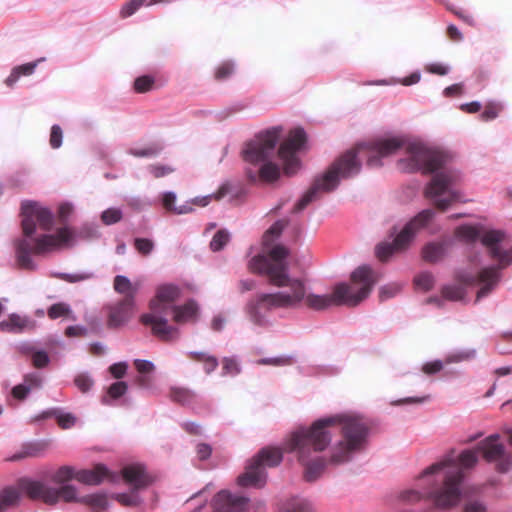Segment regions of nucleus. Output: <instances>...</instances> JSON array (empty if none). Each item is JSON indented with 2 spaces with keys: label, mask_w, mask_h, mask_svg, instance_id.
<instances>
[{
  "label": "nucleus",
  "mask_w": 512,
  "mask_h": 512,
  "mask_svg": "<svg viewBox=\"0 0 512 512\" xmlns=\"http://www.w3.org/2000/svg\"><path fill=\"white\" fill-rule=\"evenodd\" d=\"M340 429L342 439L335 445L330 456L332 464L348 462L351 454L364 448L369 427L360 418L335 415L314 421L310 427H299L284 440L283 448L264 447L246 466L245 472L238 476L237 483L242 487L262 488L266 484V468L278 466L283 453L295 454L298 462L305 467L304 478L315 481L324 471L325 458L315 456L324 451L332 440V434Z\"/></svg>",
  "instance_id": "f257e3e1"
},
{
  "label": "nucleus",
  "mask_w": 512,
  "mask_h": 512,
  "mask_svg": "<svg viewBox=\"0 0 512 512\" xmlns=\"http://www.w3.org/2000/svg\"><path fill=\"white\" fill-rule=\"evenodd\" d=\"M289 249L283 245H274L268 253L254 256L248 263L251 273L266 276L268 283L286 288L275 293L256 294L246 305V311L252 322L262 325L263 312L273 309L299 307L306 298V284L303 279L292 278L286 261Z\"/></svg>",
  "instance_id": "f03ea898"
},
{
  "label": "nucleus",
  "mask_w": 512,
  "mask_h": 512,
  "mask_svg": "<svg viewBox=\"0 0 512 512\" xmlns=\"http://www.w3.org/2000/svg\"><path fill=\"white\" fill-rule=\"evenodd\" d=\"M406 158L398 161L403 172L433 174L424 194L434 200L435 207L445 211L454 202L462 201L461 193L454 187L461 181L459 171L447 167L449 157L437 150H431L420 143H409L405 146Z\"/></svg>",
  "instance_id": "7ed1b4c3"
},
{
  "label": "nucleus",
  "mask_w": 512,
  "mask_h": 512,
  "mask_svg": "<svg viewBox=\"0 0 512 512\" xmlns=\"http://www.w3.org/2000/svg\"><path fill=\"white\" fill-rule=\"evenodd\" d=\"M404 146L399 138L379 139L369 144H359L355 148L346 151L336 159L328 170L315 178L311 187L295 204L294 213L305 209L310 203L320 198L324 193H329L337 188L341 178H349L360 172L361 161L358 156H367V165L377 167L381 165V158L394 154Z\"/></svg>",
  "instance_id": "20e7f679"
},
{
  "label": "nucleus",
  "mask_w": 512,
  "mask_h": 512,
  "mask_svg": "<svg viewBox=\"0 0 512 512\" xmlns=\"http://www.w3.org/2000/svg\"><path fill=\"white\" fill-rule=\"evenodd\" d=\"M22 230L25 238L15 242L16 259L20 268L34 270L35 264L30 254L42 255L68 245L74 239V232L69 227H62L56 234H44L30 239L36 230V225L44 231H50L53 226L52 212L34 201H24L21 205Z\"/></svg>",
  "instance_id": "39448f33"
},
{
  "label": "nucleus",
  "mask_w": 512,
  "mask_h": 512,
  "mask_svg": "<svg viewBox=\"0 0 512 512\" xmlns=\"http://www.w3.org/2000/svg\"><path fill=\"white\" fill-rule=\"evenodd\" d=\"M20 492L31 500H39L47 505H56L60 501L71 503L81 502L95 509H104L107 506V497L104 494H91L78 497L77 489L73 485L51 487L39 480L22 478L18 481V489L6 487L0 492V512L5 511L18 503Z\"/></svg>",
  "instance_id": "423d86ee"
},
{
  "label": "nucleus",
  "mask_w": 512,
  "mask_h": 512,
  "mask_svg": "<svg viewBox=\"0 0 512 512\" xmlns=\"http://www.w3.org/2000/svg\"><path fill=\"white\" fill-rule=\"evenodd\" d=\"M381 274L368 265L357 267L350 275V283H337L331 294H307L305 305L313 310H325L330 306L356 307L371 293Z\"/></svg>",
  "instance_id": "0eeeda50"
},
{
  "label": "nucleus",
  "mask_w": 512,
  "mask_h": 512,
  "mask_svg": "<svg viewBox=\"0 0 512 512\" xmlns=\"http://www.w3.org/2000/svg\"><path fill=\"white\" fill-rule=\"evenodd\" d=\"M452 465L454 468L446 471L441 487L430 489L424 493L414 489L405 490L400 493L399 500L405 504H413L425 498L432 500L437 508L449 509L456 506L461 498L460 485L464 474L460 468L454 465V461L451 458L432 464L422 472L421 477L433 475Z\"/></svg>",
  "instance_id": "6e6552de"
},
{
  "label": "nucleus",
  "mask_w": 512,
  "mask_h": 512,
  "mask_svg": "<svg viewBox=\"0 0 512 512\" xmlns=\"http://www.w3.org/2000/svg\"><path fill=\"white\" fill-rule=\"evenodd\" d=\"M505 239V233L501 230L486 229L482 227L480 242L487 249L490 257L498 261L497 266L481 269L476 276H463L462 281L467 284H478L479 288L476 300H480L491 293L500 281V270L512 262V247L503 249L501 244Z\"/></svg>",
  "instance_id": "1a4fd4ad"
},
{
  "label": "nucleus",
  "mask_w": 512,
  "mask_h": 512,
  "mask_svg": "<svg viewBox=\"0 0 512 512\" xmlns=\"http://www.w3.org/2000/svg\"><path fill=\"white\" fill-rule=\"evenodd\" d=\"M180 297V289L172 284L160 286L155 297L150 301V312L143 314L140 321L150 326L152 334L161 341L177 339L178 330L169 325L166 316L172 311L174 302Z\"/></svg>",
  "instance_id": "9d476101"
},
{
  "label": "nucleus",
  "mask_w": 512,
  "mask_h": 512,
  "mask_svg": "<svg viewBox=\"0 0 512 512\" xmlns=\"http://www.w3.org/2000/svg\"><path fill=\"white\" fill-rule=\"evenodd\" d=\"M281 133L282 128L278 126L262 131L242 150L244 161L254 165L263 163L258 171V177L263 182L271 183L280 177L279 167L269 159L274 155Z\"/></svg>",
  "instance_id": "9b49d317"
},
{
  "label": "nucleus",
  "mask_w": 512,
  "mask_h": 512,
  "mask_svg": "<svg viewBox=\"0 0 512 512\" xmlns=\"http://www.w3.org/2000/svg\"><path fill=\"white\" fill-rule=\"evenodd\" d=\"M433 217L434 211L432 209H426L418 213L408 224L405 225L392 243H381L377 245V258L380 261L385 262L394 253L405 250L414 238L416 231L429 223Z\"/></svg>",
  "instance_id": "f8f14e48"
},
{
  "label": "nucleus",
  "mask_w": 512,
  "mask_h": 512,
  "mask_svg": "<svg viewBox=\"0 0 512 512\" xmlns=\"http://www.w3.org/2000/svg\"><path fill=\"white\" fill-rule=\"evenodd\" d=\"M306 142V133L302 128H295L290 131L287 139L280 144L278 156L283 162V170L287 176L294 175L300 168V160L296 152Z\"/></svg>",
  "instance_id": "ddd939ff"
},
{
  "label": "nucleus",
  "mask_w": 512,
  "mask_h": 512,
  "mask_svg": "<svg viewBox=\"0 0 512 512\" xmlns=\"http://www.w3.org/2000/svg\"><path fill=\"white\" fill-rule=\"evenodd\" d=\"M477 450L482 453L483 458L487 462H495L496 470L505 473L510 469L512 464L511 455L505 452L503 444L499 443V435L494 434L481 441Z\"/></svg>",
  "instance_id": "4468645a"
},
{
  "label": "nucleus",
  "mask_w": 512,
  "mask_h": 512,
  "mask_svg": "<svg viewBox=\"0 0 512 512\" xmlns=\"http://www.w3.org/2000/svg\"><path fill=\"white\" fill-rule=\"evenodd\" d=\"M213 512H247L248 499L232 495L229 491L218 492L213 499Z\"/></svg>",
  "instance_id": "2eb2a0df"
},
{
  "label": "nucleus",
  "mask_w": 512,
  "mask_h": 512,
  "mask_svg": "<svg viewBox=\"0 0 512 512\" xmlns=\"http://www.w3.org/2000/svg\"><path fill=\"white\" fill-rule=\"evenodd\" d=\"M135 300L123 298L118 303L109 307L108 326L119 327L127 323L134 315Z\"/></svg>",
  "instance_id": "dca6fc26"
},
{
  "label": "nucleus",
  "mask_w": 512,
  "mask_h": 512,
  "mask_svg": "<svg viewBox=\"0 0 512 512\" xmlns=\"http://www.w3.org/2000/svg\"><path fill=\"white\" fill-rule=\"evenodd\" d=\"M121 474L125 483L132 486L133 491L144 489L153 482V478L146 472L145 467L140 464L123 467Z\"/></svg>",
  "instance_id": "f3484780"
},
{
  "label": "nucleus",
  "mask_w": 512,
  "mask_h": 512,
  "mask_svg": "<svg viewBox=\"0 0 512 512\" xmlns=\"http://www.w3.org/2000/svg\"><path fill=\"white\" fill-rule=\"evenodd\" d=\"M35 327V321L27 316H21L16 313L10 314L6 319L0 322V331L12 334L32 331Z\"/></svg>",
  "instance_id": "a211bd4d"
},
{
  "label": "nucleus",
  "mask_w": 512,
  "mask_h": 512,
  "mask_svg": "<svg viewBox=\"0 0 512 512\" xmlns=\"http://www.w3.org/2000/svg\"><path fill=\"white\" fill-rule=\"evenodd\" d=\"M49 447V443L47 441H34L24 443L19 451L14 453L9 460L10 461H19L26 458H38L42 457Z\"/></svg>",
  "instance_id": "6ab92c4d"
},
{
  "label": "nucleus",
  "mask_w": 512,
  "mask_h": 512,
  "mask_svg": "<svg viewBox=\"0 0 512 512\" xmlns=\"http://www.w3.org/2000/svg\"><path fill=\"white\" fill-rule=\"evenodd\" d=\"M107 476L108 470L102 464H98L93 469L90 470L83 469L76 471V480L80 483L87 485H98Z\"/></svg>",
  "instance_id": "aec40b11"
},
{
  "label": "nucleus",
  "mask_w": 512,
  "mask_h": 512,
  "mask_svg": "<svg viewBox=\"0 0 512 512\" xmlns=\"http://www.w3.org/2000/svg\"><path fill=\"white\" fill-rule=\"evenodd\" d=\"M171 312H173V320L176 323H185L195 319L198 306L195 301L190 300L182 306H174Z\"/></svg>",
  "instance_id": "412c9836"
},
{
  "label": "nucleus",
  "mask_w": 512,
  "mask_h": 512,
  "mask_svg": "<svg viewBox=\"0 0 512 512\" xmlns=\"http://www.w3.org/2000/svg\"><path fill=\"white\" fill-rule=\"evenodd\" d=\"M446 255V244L443 242H431L422 249V258L428 263H437Z\"/></svg>",
  "instance_id": "4be33fe9"
},
{
  "label": "nucleus",
  "mask_w": 512,
  "mask_h": 512,
  "mask_svg": "<svg viewBox=\"0 0 512 512\" xmlns=\"http://www.w3.org/2000/svg\"><path fill=\"white\" fill-rule=\"evenodd\" d=\"M463 276H471V275L470 274L459 275L458 279L461 282V284L447 285V286L443 287L442 296L445 299L450 300V301H460V300L464 299V297L466 295V290L463 285L475 286V284H467V283L463 282L462 281ZM476 286H478V284H476ZM479 287H481V286L479 285Z\"/></svg>",
  "instance_id": "5701e85b"
},
{
  "label": "nucleus",
  "mask_w": 512,
  "mask_h": 512,
  "mask_svg": "<svg viewBox=\"0 0 512 512\" xmlns=\"http://www.w3.org/2000/svg\"><path fill=\"white\" fill-rule=\"evenodd\" d=\"M36 62H29L23 65L16 66L12 69L10 75L5 79V84L8 87H13L15 83L19 80L21 76H30L34 73L36 67Z\"/></svg>",
  "instance_id": "b1692460"
},
{
  "label": "nucleus",
  "mask_w": 512,
  "mask_h": 512,
  "mask_svg": "<svg viewBox=\"0 0 512 512\" xmlns=\"http://www.w3.org/2000/svg\"><path fill=\"white\" fill-rule=\"evenodd\" d=\"M187 356L192 361L202 363L207 374L212 373L218 367L217 358L206 352L191 351L187 353Z\"/></svg>",
  "instance_id": "393cba45"
},
{
  "label": "nucleus",
  "mask_w": 512,
  "mask_h": 512,
  "mask_svg": "<svg viewBox=\"0 0 512 512\" xmlns=\"http://www.w3.org/2000/svg\"><path fill=\"white\" fill-rule=\"evenodd\" d=\"M114 290L124 295V298H131L134 300L138 288L131 283V281L123 275H117L113 282Z\"/></svg>",
  "instance_id": "a878e982"
},
{
  "label": "nucleus",
  "mask_w": 512,
  "mask_h": 512,
  "mask_svg": "<svg viewBox=\"0 0 512 512\" xmlns=\"http://www.w3.org/2000/svg\"><path fill=\"white\" fill-rule=\"evenodd\" d=\"M482 225H461L455 229V236L467 243H474L480 239Z\"/></svg>",
  "instance_id": "bb28decb"
},
{
  "label": "nucleus",
  "mask_w": 512,
  "mask_h": 512,
  "mask_svg": "<svg viewBox=\"0 0 512 512\" xmlns=\"http://www.w3.org/2000/svg\"><path fill=\"white\" fill-rule=\"evenodd\" d=\"M169 397L175 403L189 405L195 401L196 393L185 387H172Z\"/></svg>",
  "instance_id": "cd10ccee"
},
{
  "label": "nucleus",
  "mask_w": 512,
  "mask_h": 512,
  "mask_svg": "<svg viewBox=\"0 0 512 512\" xmlns=\"http://www.w3.org/2000/svg\"><path fill=\"white\" fill-rule=\"evenodd\" d=\"M175 201H176V195L173 192L164 193L163 198H162V204H163V207L167 211L175 213V214H187V213H191L194 211L193 207L189 203H186V204L176 207L174 205Z\"/></svg>",
  "instance_id": "c85d7f7f"
},
{
  "label": "nucleus",
  "mask_w": 512,
  "mask_h": 512,
  "mask_svg": "<svg viewBox=\"0 0 512 512\" xmlns=\"http://www.w3.org/2000/svg\"><path fill=\"white\" fill-rule=\"evenodd\" d=\"M76 479V470L71 466H61L51 476V481L59 487L69 485L68 482Z\"/></svg>",
  "instance_id": "c756f323"
},
{
  "label": "nucleus",
  "mask_w": 512,
  "mask_h": 512,
  "mask_svg": "<svg viewBox=\"0 0 512 512\" xmlns=\"http://www.w3.org/2000/svg\"><path fill=\"white\" fill-rule=\"evenodd\" d=\"M128 386L126 382L118 381L111 384L107 390V395L102 398V403L110 405V400H116L127 392Z\"/></svg>",
  "instance_id": "7c9ffc66"
},
{
  "label": "nucleus",
  "mask_w": 512,
  "mask_h": 512,
  "mask_svg": "<svg viewBox=\"0 0 512 512\" xmlns=\"http://www.w3.org/2000/svg\"><path fill=\"white\" fill-rule=\"evenodd\" d=\"M228 192V188L226 185H222L215 193L203 196V197H196L192 200L191 203H189L191 206L196 205L200 207L207 206L212 200L219 201L221 200Z\"/></svg>",
  "instance_id": "2f4dec72"
},
{
  "label": "nucleus",
  "mask_w": 512,
  "mask_h": 512,
  "mask_svg": "<svg viewBox=\"0 0 512 512\" xmlns=\"http://www.w3.org/2000/svg\"><path fill=\"white\" fill-rule=\"evenodd\" d=\"M280 512H316V510L308 501L293 500L291 502L286 503L280 509Z\"/></svg>",
  "instance_id": "473e14b6"
},
{
  "label": "nucleus",
  "mask_w": 512,
  "mask_h": 512,
  "mask_svg": "<svg viewBox=\"0 0 512 512\" xmlns=\"http://www.w3.org/2000/svg\"><path fill=\"white\" fill-rule=\"evenodd\" d=\"M285 227V223L283 221L275 222L263 235L262 243L265 247L270 246L275 239H277L283 229Z\"/></svg>",
  "instance_id": "72a5a7b5"
},
{
  "label": "nucleus",
  "mask_w": 512,
  "mask_h": 512,
  "mask_svg": "<svg viewBox=\"0 0 512 512\" xmlns=\"http://www.w3.org/2000/svg\"><path fill=\"white\" fill-rule=\"evenodd\" d=\"M229 240V233L226 230L221 229L213 236L210 242V248L214 252L220 251L229 242Z\"/></svg>",
  "instance_id": "f704fd0d"
},
{
  "label": "nucleus",
  "mask_w": 512,
  "mask_h": 512,
  "mask_svg": "<svg viewBox=\"0 0 512 512\" xmlns=\"http://www.w3.org/2000/svg\"><path fill=\"white\" fill-rule=\"evenodd\" d=\"M71 309L68 304L59 302L51 305L47 311V315L50 319H57L60 317L69 316Z\"/></svg>",
  "instance_id": "c9c22d12"
},
{
  "label": "nucleus",
  "mask_w": 512,
  "mask_h": 512,
  "mask_svg": "<svg viewBox=\"0 0 512 512\" xmlns=\"http://www.w3.org/2000/svg\"><path fill=\"white\" fill-rule=\"evenodd\" d=\"M402 289L401 284L399 283H389L386 284L379 289V299L380 301H386L388 299H391L395 297L397 294L400 293Z\"/></svg>",
  "instance_id": "e433bc0d"
},
{
  "label": "nucleus",
  "mask_w": 512,
  "mask_h": 512,
  "mask_svg": "<svg viewBox=\"0 0 512 512\" xmlns=\"http://www.w3.org/2000/svg\"><path fill=\"white\" fill-rule=\"evenodd\" d=\"M154 83H155V81H154L153 77L147 76V75L140 76V77L136 78L134 81V90L137 93L148 92V91L152 90Z\"/></svg>",
  "instance_id": "4c0bfd02"
},
{
  "label": "nucleus",
  "mask_w": 512,
  "mask_h": 512,
  "mask_svg": "<svg viewBox=\"0 0 512 512\" xmlns=\"http://www.w3.org/2000/svg\"><path fill=\"white\" fill-rule=\"evenodd\" d=\"M161 150H162L161 146H159L157 144H153L146 148L130 149V154L135 157H153V156H156L157 154H159Z\"/></svg>",
  "instance_id": "58836bf2"
},
{
  "label": "nucleus",
  "mask_w": 512,
  "mask_h": 512,
  "mask_svg": "<svg viewBox=\"0 0 512 512\" xmlns=\"http://www.w3.org/2000/svg\"><path fill=\"white\" fill-rule=\"evenodd\" d=\"M414 283L417 286V288H420L424 291H429L432 289L434 285V277L431 273L425 272L419 274L414 279Z\"/></svg>",
  "instance_id": "ea45409f"
},
{
  "label": "nucleus",
  "mask_w": 512,
  "mask_h": 512,
  "mask_svg": "<svg viewBox=\"0 0 512 512\" xmlns=\"http://www.w3.org/2000/svg\"><path fill=\"white\" fill-rule=\"evenodd\" d=\"M234 72V64L230 61L221 63L215 70V79L223 81L229 78Z\"/></svg>",
  "instance_id": "a19ab883"
},
{
  "label": "nucleus",
  "mask_w": 512,
  "mask_h": 512,
  "mask_svg": "<svg viewBox=\"0 0 512 512\" xmlns=\"http://www.w3.org/2000/svg\"><path fill=\"white\" fill-rule=\"evenodd\" d=\"M135 492L117 494L115 498L123 506L135 507L140 504V498Z\"/></svg>",
  "instance_id": "79ce46f5"
},
{
  "label": "nucleus",
  "mask_w": 512,
  "mask_h": 512,
  "mask_svg": "<svg viewBox=\"0 0 512 512\" xmlns=\"http://www.w3.org/2000/svg\"><path fill=\"white\" fill-rule=\"evenodd\" d=\"M101 219L106 225L115 224L122 219V212L117 208H109L102 213Z\"/></svg>",
  "instance_id": "37998d69"
},
{
  "label": "nucleus",
  "mask_w": 512,
  "mask_h": 512,
  "mask_svg": "<svg viewBox=\"0 0 512 512\" xmlns=\"http://www.w3.org/2000/svg\"><path fill=\"white\" fill-rule=\"evenodd\" d=\"M478 457L475 451L465 450L459 455V464L463 468H472L476 465Z\"/></svg>",
  "instance_id": "c03bdc74"
},
{
  "label": "nucleus",
  "mask_w": 512,
  "mask_h": 512,
  "mask_svg": "<svg viewBox=\"0 0 512 512\" xmlns=\"http://www.w3.org/2000/svg\"><path fill=\"white\" fill-rule=\"evenodd\" d=\"M147 0H130L120 10V16L127 18L133 15Z\"/></svg>",
  "instance_id": "a18cd8bd"
},
{
  "label": "nucleus",
  "mask_w": 512,
  "mask_h": 512,
  "mask_svg": "<svg viewBox=\"0 0 512 512\" xmlns=\"http://www.w3.org/2000/svg\"><path fill=\"white\" fill-rule=\"evenodd\" d=\"M134 247L140 254L147 256L153 250L154 243L147 238H136L134 240Z\"/></svg>",
  "instance_id": "49530a36"
},
{
  "label": "nucleus",
  "mask_w": 512,
  "mask_h": 512,
  "mask_svg": "<svg viewBox=\"0 0 512 512\" xmlns=\"http://www.w3.org/2000/svg\"><path fill=\"white\" fill-rule=\"evenodd\" d=\"M74 383L82 393L88 392L94 384L91 377L84 373L77 375L74 379Z\"/></svg>",
  "instance_id": "de8ad7c7"
},
{
  "label": "nucleus",
  "mask_w": 512,
  "mask_h": 512,
  "mask_svg": "<svg viewBox=\"0 0 512 512\" xmlns=\"http://www.w3.org/2000/svg\"><path fill=\"white\" fill-rule=\"evenodd\" d=\"M149 172L153 175L155 178H161L164 176H167L174 172V168H172L169 165H163V164H153L149 166Z\"/></svg>",
  "instance_id": "09e8293b"
},
{
  "label": "nucleus",
  "mask_w": 512,
  "mask_h": 512,
  "mask_svg": "<svg viewBox=\"0 0 512 512\" xmlns=\"http://www.w3.org/2000/svg\"><path fill=\"white\" fill-rule=\"evenodd\" d=\"M63 132L59 125L51 127L49 143L53 149H57L62 144Z\"/></svg>",
  "instance_id": "8fccbe9b"
},
{
  "label": "nucleus",
  "mask_w": 512,
  "mask_h": 512,
  "mask_svg": "<svg viewBox=\"0 0 512 512\" xmlns=\"http://www.w3.org/2000/svg\"><path fill=\"white\" fill-rule=\"evenodd\" d=\"M500 110L501 108L498 105L490 103L485 106L484 111L480 115V118L483 121L493 120L498 116Z\"/></svg>",
  "instance_id": "3c124183"
},
{
  "label": "nucleus",
  "mask_w": 512,
  "mask_h": 512,
  "mask_svg": "<svg viewBox=\"0 0 512 512\" xmlns=\"http://www.w3.org/2000/svg\"><path fill=\"white\" fill-rule=\"evenodd\" d=\"M23 385H27L29 387V392L41 387L42 378L39 374L32 373L28 374L24 377Z\"/></svg>",
  "instance_id": "603ef678"
},
{
  "label": "nucleus",
  "mask_w": 512,
  "mask_h": 512,
  "mask_svg": "<svg viewBox=\"0 0 512 512\" xmlns=\"http://www.w3.org/2000/svg\"><path fill=\"white\" fill-rule=\"evenodd\" d=\"M258 363L262 365L282 366L292 364V359L290 357L264 358L259 360Z\"/></svg>",
  "instance_id": "864d4df0"
},
{
  "label": "nucleus",
  "mask_w": 512,
  "mask_h": 512,
  "mask_svg": "<svg viewBox=\"0 0 512 512\" xmlns=\"http://www.w3.org/2000/svg\"><path fill=\"white\" fill-rule=\"evenodd\" d=\"M134 366L140 374H150L155 369L154 364L147 360L136 359Z\"/></svg>",
  "instance_id": "5fc2aeb1"
},
{
  "label": "nucleus",
  "mask_w": 512,
  "mask_h": 512,
  "mask_svg": "<svg viewBox=\"0 0 512 512\" xmlns=\"http://www.w3.org/2000/svg\"><path fill=\"white\" fill-rule=\"evenodd\" d=\"M32 362L36 368H43L49 363V356L44 351H37L32 355Z\"/></svg>",
  "instance_id": "6e6d98bb"
},
{
  "label": "nucleus",
  "mask_w": 512,
  "mask_h": 512,
  "mask_svg": "<svg viewBox=\"0 0 512 512\" xmlns=\"http://www.w3.org/2000/svg\"><path fill=\"white\" fill-rule=\"evenodd\" d=\"M443 369V363L440 360L427 362L423 365L422 371L427 375H433L440 372Z\"/></svg>",
  "instance_id": "4d7b16f0"
},
{
  "label": "nucleus",
  "mask_w": 512,
  "mask_h": 512,
  "mask_svg": "<svg viewBox=\"0 0 512 512\" xmlns=\"http://www.w3.org/2000/svg\"><path fill=\"white\" fill-rule=\"evenodd\" d=\"M425 71L431 74L444 76L448 73L449 69L442 63H431L425 66Z\"/></svg>",
  "instance_id": "13d9d810"
},
{
  "label": "nucleus",
  "mask_w": 512,
  "mask_h": 512,
  "mask_svg": "<svg viewBox=\"0 0 512 512\" xmlns=\"http://www.w3.org/2000/svg\"><path fill=\"white\" fill-rule=\"evenodd\" d=\"M222 364H223L222 369H223L224 374L235 375L239 372L237 362L232 358H227V357L224 358L222 361Z\"/></svg>",
  "instance_id": "bf43d9fd"
},
{
  "label": "nucleus",
  "mask_w": 512,
  "mask_h": 512,
  "mask_svg": "<svg viewBox=\"0 0 512 512\" xmlns=\"http://www.w3.org/2000/svg\"><path fill=\"white\" fill-rule=\"evenodd\" d=\"M127 367L128 366L125 362H119L111 365L109 367V371L114 378L121 379L126 374Z\"/></svg>",
  "instance_id": "052dcab7"
},
{
  "label": "nucleus",
  "mask_w": 512,
  "mask_h": 512,
  "mask_svg": "<svg viewBox=\"0 0 512 512\" xmlns=\"http://www.w3.org/2000/svg\"><path fill=\"white\" fill-rule=\"evenodd\" d=\"M75 417L72 414H60L57 417V423L62 429L71 428L75 424Z\"/></svg>",
  "instance_id": "680f3d73"
},
{
  "label": "nucleus",
  "mask_w": 512,
  "mask_h": 512,
  "mask_svg": "<svg viewBox=\"0 0 512 512\" xmlns=\"http://www.w3.org/2000/svg\"><path fill=\"white\" fill-rule=\"evenodd\" d=\"M447 9L449 11H451L455 16H457L459 19H461L462 21H464L465 23H467L468 25L470 26H474L475 22H474V19L471 15L465 13L464 11L462 10H459V9H456L454 8L453 6H450L448 5L447 6Z\"/></svg>",
  "instance_id": "e2e57ef3"
},
{
  "label": "nucleus",
  "mask_w": 512,
  "mask_h": 512,
  "mask_svg": "<svg viewBox=\"0 0 512 512\" xmlns=\"http://www.w3.org/2000/svg\"><path fill=\"white\" fill-rule=\"evenodd\" d=\"M12 396L18 400H24L29 394V387L27 385L19 384L13 387Z\"/></svg>",
  "instance_id": "0e129e2a"
},
{
  "label": "nucleus",
  "mask_w": 512,
  "mask_h": 512,
  "mask_svg": "<svg viewBox=\"0 0 512 512\" xmlns=\"http://www.w3.org/2000/svg\"><path fill=\"white\" fill-rule=\"evenodd\" d=\"M464 512H486V507L480 501H470L465 504Z\"/></svg>",
  "instance_id": "69168bd1"
},
{
  "label": "nucleus",
  "mask_w": 512,
  "mask_h": 512,
  "mask_svg": "<svg viewBox=\"0 0 512 512\" xmlns=\"http://www.w3.org/2000/svg\"><path fill=\"white\" fill-rule=\"evenodd\" d=\"M65 335L67 337H82L86 335V329L81 326H68Z\"/></svg>",
  "instance_id": "338daca9"
},
{
  "label": "nucleus",
  "mask_w": 512,
  "mask_h": 512,
  "mask_svg": "<svg viewBox=\"0 0 512 512\" xmlns=\"http://www.w3.org/2000/svg\"><path fill=\"white\" fill-rule=\"evenodd\" d=\"M182 428L191 435H200L202 433L201 426L195 422H185L182 424Z\"/></svg>",
  "instance_id": "774afa93"
}]
</instances>
